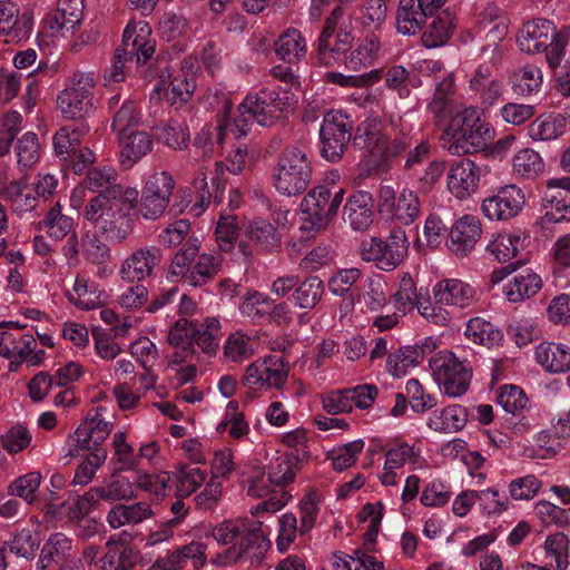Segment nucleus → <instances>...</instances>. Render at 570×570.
<instances>
[{
	"instance_id": "obj_38",
	"label": "nucleus",
	"mask_w": 570,
	"mask_h": 570,
	"mask_svg": "<svg viewBox=\"0 0 570 570\" xmlns=\"http://www.w3.org/2000/svg\"><path fill=\"white\" fill-rule=\"evenodd\" d=\"M151 515L153 510L146 502L116 503L107 514V522L112 529H118L124 525L138 524Z\"/></svg>"
},
{
	"instance_id": "obj_37",
	"label": "nucleus",
	"mask_w": 570,
	"mask_h": 570,
	"mask_svg": "<svg viewBox=\"0 0 570 570\" xmlns=\"http://www.w3.org/2000/svg\"><path fill=\"white\" fill-rule=\"evenodd\" d=\"M274 52L278 59L287 63H295L306 56V40L299 30L288 28L274 42Z\"/></svg>"
},
{
	"instance_id": "obj_8",
	"label": "nucleus",
	"mask_w": 570,
	"mask_h": 570,
	"mask_svg": "<svg viewBox=\"0 0 570 570\" xmlns=\"http://www.w3.org/2000/svg\"><path fill=\"white\" fill-rule=\"evenodd\" d=\"M568 40L569 29L567 27L557 31L552 21L542 18L525 22L517 37L522 52L546 51V58L551 68L561 63Z\"/></svg>"
},
{
	"instance_id": "obj_48",
	"label": "nucleus",
	"mask_w": 570,
	"mask_h": 570,
	"mask_svg": "<svg viewBox=\"0 0 570 570\" xmlns=\"http://www.w3.org/2000/svg\"><path fill=\"white\" fill-rule=\"evenodd\" d=\"M381 48L380 40L375 37L365 38L345 59V67L352 71H361L371 67Z\"/></svg>"
},
{
	"instance_id": "obj_15",
	"label": "nucleus",
	"mask_w": 570,
	"mask_h": 570,
	"mask_svg": "<svg viewBox=\"0 0 570 570\" xmlns=\"http://www.w3.org/2000/svg\"><path fill=\"white\" fill-rule=\"evenodd\" d=\"M353 120L340 110L325 114L320 129L322 156L330 161L341 159L351 140Z\"/></svg>"
},
{
	"instance_id": "obj_64",
	"label": "nucleus",
	"mask_w": 570,
	"mask_h": 570,
	"mask_svg": "<svg viewBox=\"0 0 570 570\" xmlns=\"http://www.w3.org/2000/svg\"><path fill=\"white\" fill-rule=\"evenodd\" d=\"M22 117L18 111H10L0 119V156L9 154L11 142L21 130Z\"/></svg>"
},
{
	"instance_id": "obj_2",
	"label": "nucleus",
	"mask_w": 570,
	"mask_h": 570,
	"mask_svg": "<svg viewBox=\"0 0 570 570\" xmlns=\"http://www.w3.org/2000/svg\"><path fill=\"white\" fill-rule=\"evenodd\" d=\"M219 544H232L224 552L226 563L258 562L271 546L263 522L254 518L226 520L213 529Z\"/></svg>"
},
{
	"instance_id": "obj_59",
	"label": "nucleus",
	"mask_w": 570,
	"mask_h": 570,
	"mask_svg": "<svg viewBox=\"0 0 570 570\" xmlns=\"http://www.w3.org/2000/svg\"><path fill=\"white\" fill-rule=\"evenodd\" d=\"M158 140L173 149H184L189 141V130L184 122L171 120L167 125L156 128Z\"/></svg>"
},
{
	"instance_id": "obj_18",
	"label": "nucleus",
	"mask_w": 570,
	"mask_h": 570,
	"mask_svg": "<svg viewBox=\"0 0 570 570\" xmlns=\"http://www.w3.org/2000/svg\"><path fill=\"white\" fill-rule=\"evenodd\" d=\"M421 207L417 194L410 188H403L397 195L389 186L380 189V213L390 216L401 225L414 223L421 214Z\"/></svg>"
},
{
	"instance_id": "obj_22",
	"label": "nucleus",
	"mask_w": 570,
	"mask_h": 570,
	"mask_svg": "<svg viewBox=\"0 0 570 570\" xmlns=\"http://www.w3.org/2000/svg\"><path fill=\"white\" fill-rule=\"evenodd\" d=\"M118 173L110 166L96 167L87 171L85 178L86 187L98 195L122 198L130 204L137 202L138 191L135 188H127L118 180Z\"/></svg>"
},
{
	"instance_id": "obj_13",
	"label": "nucleus",
	"mask_w": 570,
	"mask_h": 570,
	"mask_svg": "<svg viewBox=\"0 0 570 570\" xmlns=\"http://www.w3.org/2000/svg\"><path fill=\"white\" fill-rule=\"evenodd\" d=\"M95 86L91 72L76 71L57 98V106L62 115L68 119H79L90 114L94 110Z\"/></svg>"
},
{
	"instance_id": "obj_20",
	"label": "nucleus",
	"mask_w": 570,
	"mask_h": 570,
	"mask_svg": "<svg viewBox=\"0 0 570 570\" xmlns=\"http://www.w3.org/2000/svg\"><path fill=\"white\" fill-rule=\"evenodd\" d=\"M163 262V250L158 246H145L134 250L121 264L119 275L128 283L142 282L155 275Z\"/></svg>"
},
{
	"instance_id": "obj_26",
	"label": "nucleus",
	"mask_w": 570,
	"mask_h": 570,
	"mask_svg": "<svg viewBox=\"0 0 570 570\" xmlns=\"http://www.w3.org/2000/svg\"><path fill=\"white\" fill-rule=\"evenodd\" d=\"M482 235L481 223L475 216H463L451 227L449 248L459 256H466L476 245Z\"/></svg>"
},
{
	"instance_id": "obj_33",
	"label": "nucleus",
	"mask_w": 570,
	"mask_h": 570,
	"mask_svg": "<svg viewBox=\"0 0 570 570\" xmlns=\"http://www.w3.org/2000/svg\"><path fill=\"white\" fill-rule=\"evenodd\" d=\"M139 552L124 541L108 540L106 551L99 559L101 570H134Z\"/></svg>"
},
{
	"instance_id": "obj_41",
	"label": "nucleus",
	"mask_w": 570,
	"mask_h": 570,
	"mask_svg": "<svg viewBox=\"0 0 570 570\" xmlns=\"http://www.w3.org/2000/svg\"><path fill=\"white\" fill-rule=\"evenodd\" d=\"M89 131L85 124L78 126H66L60 128L53 136L56 154L63 161L71 159L80 147V139Z\"/></svg>"
},
{
	"instance_id": "obj_36",
	"label": "nucleus",
	"mask_w": 570,
	"mask_h": 570,
	"mask_svg": "<svg viewBox=\"0 0 570 570\" xmlns=\"http://www.w3.org/2000/svg\"><path fill=\"white\" fill-rule=\"evenodd\" d=\"M244 235L255 247L265 252H274L281 247V235L269 222L255 218L244 225Z\"/></svg>"
},
{
	"instance_id": "obj_24",
	"label": "nucleus",
	"mask_w": 570,
	"mask_h": 570,
	"mask_svg": "<svg viewBox=\"0 0 570 570\" xmlns=\"http://www.w3.org/2000/svg\"><path fill=\"white\" fill-rule=\"evenodd\" d=\"M426 108L438 121L455 117L454 115L460 111V104L456 99L454 73H444L434 82V92Z\"/></svg>"
},
{
	"instance_id": "obj_44",
	"label": "nucleus",
	"mask_w": 570,
	"mask_h": 570,
	"mask_svg": "<svg viewBox=\"0 0 570 570\" xmlns=\"http://www.w3.org/2000/svg\"><path fill=\"white\" fill-rule=\"evenodd\" d=\"M69 497L61 505L66 509L69 519H79L89 513L99 500H105L101 485L90 489L82 495L68 490Z\"/></svg>"
},
{
	"instance_id": "obj_32",
	"label": "nucleus",
	"mask_w": 570,
	"mask_h": 570,
	"mask_svg": "<svg viewBox=\"0 0 570 570\" xmlns=\"http://www.w3.org/2000/svg\"><path fill=\"white\" fill-rule=\"evenodd\" d=\"M469 89L479 96L483 106H493L503 94V83L499 79L492 77L490 67L479 66L473 76L469 80Z\"/></svg>"
},
{
	"instance_id": "obj_39",
	"label": "nucleus",
	"mask_w": 570,
	"mask_h": 570,
	"mask_svg": "<svg viewBox=\"0 0 570 570\" xmlns=\"http://www.w3.org/2000/svg\"><path fill=\"white\" fill-rule=\"evenodd\" d=\"M543 202L544 215L540 220L542 228L570 220V193L548 189Z\"/></svg>"
},
{
	"instance_id": "obj_61",
	"label": "nucleus",
	"mask_w": 570,
	"mask_h": 570,
	"mask_svg": "<svg viewBox=\"0 0 570 570\" xmlns=\"http://www.w3.org/2000/svg\"><path fill=\"white\" fill-rule=\"evenodd\" d=\"M101 488L105 501H122L134 498L132 482L118 473H112Z\"/></svg>"
},
{
	"instance_id": "obj_1",
	"label": "nucleus",
	"mask_w": 570,
	"mask_h": 570,
	"mask_svg": "<svg viewBox=\"0 0 570 570\" xmlns=\"http://www.w3.org/2000/svg\"><path fill=\"white\" fill-rule=\"evenodd\" d=\"M282 441L288 451L285 455L272 460L267 471L269 481L274 484L273 494L269 499L259 502L254 513H274L284 508L291 498L285 487L294 481L297 471L311 458V440L307 436V430H289L283 435Z\"/></svg>"
},
{
	"instance_id": "obj_34",
	"label": "nucleus",
	"mask_w": 570,
	"mask_h": 570,
	"mask_svg": "<svg viewBox=\"0 0 570 570\" xmlns=\"http://www.w3.org/2000/svg\"><path fill=\"white\" fill-rule=\"evenodd\" d=\"M124 199H115L95 226L101 229L110 239L121 242L129 233V218L122 210Z\"/></svg>"
},
{
	"instance_id": "obj_58",
	"label": "nucleus",
	"mask_w": 570,
	"mask_h": 570,
	"mask_svg": "<svg viewBox=\"0 0 570 570\" xmlns=\"http://www.w3.org/2000/svg\"><path fill=\"white\" fill-rule=\"evenodd\" d=\"M243 110L248 111V115L261 126H272L275 124V115L268 102L263 98V90L248 94L243 101Z\"/></svg>"
},
{
	"instance_id": "obj_53",
	"label": "nucleus",
	"mask_w": 570,
	"mask_h": 570,
	"mask_svg": "<svg viewBox=\"0 0 570 570\" xmlns=\"http://www.w3.org/2000/svg\"><path fill=\"white\" fill-rule=\"evenodd\" d=\"M541 288V278L533 273L528 272L515 276L513 282L505 286L504 293L510 302H520L524 298H529L538 293Z\"/></svg>"
},
{
	"instance_id": "obj_52",
	"label": "nucleus",
	"mask_w": 570,
	"mask_h": 570,
	"mask_svg": "<svg viewBox=\"0 0 570 570\" xmlns=\"http://www.w3.org/2000/svg\"><path fill=\"white\" fill-rule=\"evenodd\" d=\"M464 334L473 343L488 347L499 344L503 337L499 328L482 317L471 318L465 326Z\"/></svg>"
},
{
	"instance_id": "obj_54",
	"label": "nucleus",
	"mask_w": 570,
	"mask_h": 570,
	"mask_svg": "<svg viewBox=\"0 0 570 570\" xmlns=\"http://www.w3.org/2000/svg\"><path fill=\"white\" fill-rule=\"evenodd\" d=\"M564 129V119L561 117L540 116L528 127L532 140L548 141L558 138Z\"/></svg>"
},
{
	"instance_id": "obj_19",
	"label": "nucleus",
	"mask_w": 570,
	"mask_h": 570,
	"mask_svg": "<svg viewBox=\"0 0 570 570\" xmlns=\"http://www.w3.org/2000/svg\"><path fill=\"white\" fill-rule=\"evenodd\" d=\"M288 366L279 355H268L247 366L243 383L253 387L281 389L288 377Z\"/></svg>"
},
{
	"instance_id": "obj_46",
	"label": "nucleus",
	"mask_w": 570,
	"mask_h": 570,
	"mask_svg": "<svg viewBox=\"0 0 570 570\" xmlns=\"http://www.w3.org/2000/svg\"><path fill=\"white\" fill-rule=\"evenodd\" d=\"M510 79L513 90L522 96L539 92L543 83L542 71L535 65H525L518 68Z\"/></svg>"
},
{
	"instance_id": "obj_40",
	"label": "nucleus",
	"mask_w": 570,
	"mask_h": 570,
	"mask_svg": "<svg viewBox=\"0 0 570 570\" xmlns=\"http://www.w3.org/2000/svg\"><path fill=\"white\" fill-rule=\"evenodd\" d=\"M69 301L81 309H95L104 305L106 295L98 285L90 283L81 276H77L71 292H68Z\"/></svg>"
},
{
	"instance_id": "obj_17",
	"label": "nucleus",
	"mask_w": 570,
	"mask_h": 570,
	"mask_svg": "<svg viewBox=\"0 0 570 570\" xmlns=\"http://www.w3.org/2000/svg\"><path fill=\"white\" fill-rule=\"evenodd\" d=\"M158 81L154 91L165 98L170 105L186 104L194 90L195 79L183 70L175 71L166 58L156 61Z\"/></svg>"
},
{
	"instance_id": "obj_47",
	"label": "nucleus",
	"mask_w": 570,
	"mask_h": 570,
	"mask_svg": "<svg viewBox=\"0 0 570 570\" xmlns=\"http://www.w3.org/2000/svg\"><path fill=\"white\" fill-rule=\"evenodd\" d=\"M513 174L523 179H535L544 171L542 157L530 148L519 150L512 159Z\"/></svg>"
},
{
	"instance_id": "obj_21",
	"label": "nucleus",
	"mask_w": 570,
	"mask_h": 570,
	"mask_svg": "<svg viewBox=\"0 0 570 570\" xmlns=\"http://www.w3.org/2000/svg\"><path fill=\"white\" fill-rule=\"evenodd\" d=\"M525 204L524 193L517 185L501 187L482 203V212L490 220H508L515 217Z\"/></svg>"
},
{
	"instance_id": "obj_10",
	"label": "nucleus",
	"mask_w": 570,
	"mask_h": 570,
	"mask_svg": "<svg viewBox=\"0 0 570 570\" xmlns=\"http://www.w3.org/2000/svg\"><path fill=\"white\" fill-rule=\"evenodd\" d=\"M344 199V189L332 195L326 186H316L309 190L301 203L304 215L299 229L303 233H316L325 228L335 217Z\"/></svg>"
},
{
	"instance_id": "obj_42",
	"label": "nucleus",
	"mask_w": 570,
	"mask_h": 570,
	"mask_svg": "<svg viewBox=\"0 0 570 570\" xmlns=\"http://www.w3.org/2000/svg\"><path fill=\"white\" fill-rule=\"evenodd\" d=\"M232 109V102L229 100H224L223 102V110L218 115V125L216 127L217 131V140L219 142L223 141L225 131H230L235 138H240L243 136H246L249 131L250 127V120H254L249 115L248 111L243 110V102L238 107L239 115L233 120V122H229L228 120V114Z\"/></svg>"
},
{
	"instance_id": "obj_6",
	"label": "nucleus",
	"mask_w": 570,
	"mask_h": 570,
	"mask_svg": "<svg viewBox=\"0 0 570 570\" xmlns=\"http://www.w3.org/2000/svg\"><path fill=\"white\" fill-rule=\"evenodd\" d=\"M444 132L451 137L446 147L451 155L485 150L494 138L493 127L480 118L474 107L462 109L450 120Z\"/></svg>"
},
{
	"instance_id": "obj_51",
	"label": "nucleus",
	"mask_w": 570,
	"mask_h": 570,
	"mask_svg": "<svg viewBox=\"0 0 570 570\" xmlns=\"http://www.w3.org/2000/svg\"><path fill=\"white\" fill-rule=\"evenodd\" d=\"M423 360V351L415 346H403L394 353H391L386 360L387 372L400 377L405 375L410 367L421 363Z\"/></svg>"
},
{
	"instance_id": "obj_49",
	"label": "nucleus",
	"mask_w": 570,
	"mask_h": 570,
	"mask_svg": "<svg viewBox=\"0 0 570 570\" xmlns=\"http://www.w3.org/2000/svg\"><path fill=\"white\" fill-rule=\"evenodd\" d=\"M222 258L217 255L204 253L197 254L189 272L188 284L193 286H203L210 282L220 271Z\"/></svg>"
},
{
	"instance_id": "obj_14",
	"label": "nucleus",
	"mask_w": 570,
	"mask_h": 570,
	"mask_svg": "<svg viewBox=\"0 0 570 570\" xmlns=\"http://www.w3.org/2000/svg\"><path fill=\"white\" fill-rule=\"evenodd\" d=\"M407 253V239L403 230H394L384 240L372 237L361 247V257L365 262L375 263L382 271H393L403 261Z\"/></svg>"
},
{
	"instance_id": "obj_45",
	"label": "nucleus",
	"mask_w": 570,
	"mask_h": 570,
	"mask_svg": "<svg viewBox=\"0 0 570 570\" xmlns=\"http://www.w3.org/2000/svg\"><path fill=\"white\" fill-rule=\"evenodd\" d=\"M524 246V240L518 233L503 232L488 245V250L499 262L510 263L517 258L518 254Z\"/></svg>"
},
{
	"instance_id": "obj_28",
	"label": "nucleus",
	"mask_w": 570,
	"mask_h": 570,
	"mask_svg": "<svg viewBox=\"0 0 570 570\" xmlns=\"http://www.w3.org/2000/svg\"><path fill=\"white\" fill-rule=\"evenodd\" d=\"M480 180V168L468 158L453 164L448 174V188L459 199H464L473 194Z\"/></svg>"
},
{
	"instance_id": "obj_55",
	"label": "nucleus",
	"mask_w": 570,
	"mask_h": 570,
	"mask_svg": "<svg viewBox=\"0 0 570 570\" xmlns=\"http://www.w3.org/2000/svg\"><path fill=\"white\" fill-rule=\"evenodd\" d=\"M170 478V488L166 491L164 497L171 491L174 484H176L177 497H189L205 481V472L196 466L181 468L176 474L175 479L171 475ZM160 498H163V495Z\"/></svg>"
},
{
	"instance_id": "obj_57",
	"label": "nucleus",
	"mask_w": 570,
	"mask_h": 570,
	"mask_svg": "<svg viewBox=\"0 0 570 570\" xmlns=\"http://www.w3.org/2000/svg\"><path fill=\"white\" fill-rule=\"evenodd\" d=\"M383 76V69L376 68L360 75H344L341 72H328L327 81L344 88L373 87Z\"/></svg>"
},
{
	"instance_id": "obj_62",
	"label": "nucleus",
	"mask_w": 570,
	"mask_h": 570,
	"mask_svg": "<svg viewBox=\"0 0 570 570\" xmlns=\"http://www.w3.org/2000/svg\"><path fill=\"white\" fill-rule=\"evenodd\" d=\"M18 165L23 168L35 165L40 155V145L35 132L28 131L16 144Z\"/></svg>"
},
{
	"instance_id": "obj_27",
	"label": "nucleus",
	"mask_w": 570,
	"mask_h": 570,
	"mask_svg": "<svg viewBox=\"0 0 570 570\" xmlns=\"http://www.w3.org/2000/svg\"><path fill=\"white\" fill-rule=\"evenodd\" d=\"M374 199L365 190L353 191L342 212L343 220L354 230H365L373 222Z\"/></svg>"
},
{
	"instance_id": "obj_4",
	"label": "nucleus",
	"mask_w": 570,
	"mask_h": 570,
	"mask_svg": "<svg viewBox=\"0 0 570 570\" xmlns=\"http://www.w3.org/2000/svg\"><path fill=\"white\" fill-rule=\"evenodd\" d=\"M220 323L215 317H207L203 322L179 318L170 327L167 342L175 351L170 356V364L190 362L196 355L195 345L200 351L214 356L220 343Z\"/></svg>"
},
{
	"instance_id": "obj_43",
	"label": "nucleus",
	"mask_w": 570,
	"mask_h": 570,
	"mask_svg": "<svg viewBox=\"0 0 570 570\" xmlns=\"http://www.w3.org/2000/svg\"><path fill=\"white\" fill-rule=\"evenodd\" d=\"M199 248L200 240L195 236L189 237L174 255L168 271L169 275L188 283L189 272H191L193 263L197 257Z\"/></svg>"
},
{
	"instance_id": "obj_25",
	"label": "nucleus",
	"mask_w": 570,
	"mask_h": 570,
	"mask_svg": "<svg viewBox=\"0 0 570 570\" xmlns=\"http://www.w3.org/2000/svg\"><path fill=\"white\" fill-rule=\"evenodd\" d=\"M433 297L438 303L445 304V306L464 309L476 302V292L466 282L448 278L434 285Z\"/></svg>"
},
{
	"instance_id": "obj_30",
	"label": "nucleus",
	"mask_w": 570,
	"mask_h": 570,
	"mask_svg": "<svg viewBox=\"0 0 570 570\" xmlns=\"http://www.w3.org/2000/svg\"><path fill=\"white\" fill-rule=\"evenodd\" d=\"M188 562L198 570L205 563V547L200 542L193 541L183 546L165 558H158L149 570H180Z\"/></svg>"
},
{
	"instance_id": "obj_50",
	"label": "nucleus",
	"mask_w": 570,
	"mask_h": 570,
	"mask_svg": "<svg viewBox=\"0 0 570 570\" xmlns=\"http://www.w3.org/2000/svg\"><path fill=\"white\" fill-rule=\"evenodd\" d=\"M324 293L323 282L315 276L298 281L295 291L292 293V301L302 309L314 308L322 298Z\"/></svg>"
},
{
	"instance_id": "obj_9",
	"label": "nucleus",
	"mask_w": 570,
	"mask_h": 570,
	"mask_svg": "<svg viewBox=\"0 0 570 570\" xmlns=\"http://www.w3.org/2000/svg\"><path fill=\"white\" fill-rule=\"evenodd\" d=\"M312 163L306 153L287 146L279 155L272 174V185L282 195L297 196L312 183Z\"/></svg>"
},
{
	"instance_id": "obj_35",
	"label": "nucleus",
	"mask_w": 570,
	"mask_h": 570,
	"mask_svg": "<svg viewBox=\"0 0 570 570\" xmlns=\"http://www.w3.org/2000/svg\"><path fill=\"white\" fill-rule=\"evenodd\" d=\"M537 362L550 373L570 370V348L560 343L544 342L535 348Z\"/></svg>"
},
{
	"instance_id": "obj_16",
	"label": "nucleus",
	"mask_w": 570,
	"mask_h": 570,
	"mask_svg": "<svg viewBox=\"0 0 570 570\" xmlns=\"http://www.w3.org/2000/svg\"><path fill=\"white\" fill-rule=\"evenodd\" d=\"M175 188V181L167 171H155L142 187L138 214L148 220L158 219L166 210Z\"/></svg>"
},
{
	"instance_id": "obj_56",
	"label": "nucleus",
	"mask_w": 570,
	"mask_h": 570,
	"mask_svg": "<svg viewBox=\"0 0 570 570\" xmlns=\"http://www.w3.org/2000/svg\"><path fill=\"white\" fill-rule=\"evenodd\" d=\"M254 343L252 338L237 331L232 333L224 344V358L227 362L240 363L254 354Z\"/></svg>"
},
{
	"instance_id": "obj_11",
	"label": "nucleus",
	"mask_w": 570,
	"mask_h": 570,
	"mask_svg": "<svg viewBox=\"0 0 570 570\" xmlns=\"http://www.w3.org/2000/svg\"><path fill=\"white\" fill-rule=\"evenodd\" d=\"M115 458H116V470L117 471H136L137 475L135 482L137 485L153 494L156 499L164 495L170 488L171 481L170 473L167 471H160L158 473H148L139 468V459L135 453L134 448L125 441V434L119 432L115 434L112 441Z\"/></svg>"
},
{
	"instance_id": "obj_3",
	"label": "nucleus",
	"mask_w": 570,
	"mask_h": 570,
	"mask_svg": "<svg viewBox=\"0 0 570 570\" xmlns=\"http://www.w3.org/2000/svg\"><path fill=\"white\" fill-rule=\"evenodd\" d=\"M401 122V118H391L389 124H383L381 117L371 111L355 129L353 146L370 156L389 160L401 155L411 146L409 129Z\"/></svg>"
},
{
	"instance_id": "obj_60",
	"label": "nucleus",
	"mask_w": 570,
	"mask_h": 570,
	"mask_svg": "<svg viewBox=\"0 0 570 570\" xmlns=\"http://www.w3.org/2000/svg\"><path fill=\"white\" fill-rule=\"evenodd\" d=\"M273 301L259 292L247 293L239 305L243 316L253 321L263 318L271 313Z\"/></svg>"
},
{
	"instance_id": "obj_63",
	"label": "nucleus",
	"mask_w": 570,
	"mask_h": 570,
	"mask_svg": "<svg viewBox=\"0 0 570 570\" xmlns=\"http://www.w3.org/2000/svg\"><path fill=\"white\" fill-rule=\"evenodd\" d=\"M395 307L397 311L406 314L416 306L417 301L422 297L416 292L415 283L413 278L406 274L404 275L399 284V289L393 295Z\"/></svg>"
},
{
	"instance_id": "obj_29",
	"label": "nucleus",
	"mask_w": 570,
	"mask_h": 570,
	"mask_svg": "<svg viewBox=\"0 0 570 570\" xmlns=\"http://www.w3.org/2000/svg\"><path fill=\"white\" fill-rule=\"evenodd\" d=\"M431 18V22L426 24L421 36L422 45L428 49L444 46L452 38L458 26L456 14L449 9Z\"/></svg>"
},
{
	"instance_id": "obj_12",
	"label": "nucleus",
	"mask_w": 570,
	"mask_h": 570,
	"mask_svg": "<svg viewBox=\"0 0 570 570\" xmlns=\"http://www.w3.org/2000/svg\"><path fill=\"white\" fill-rule=\"evenodd\" d=\"M429 365L444 394L450 397L465 394L472 379V368L466 361L450 351H440L430 358Z\"/></svg>"
},
{
	"instance_id": "obj_31",
	"label": "nucleus",
	"mask_w": 570,
	"mask_h": 570,
	"mask_svg": "<svg viewBox=\"0 0 570 570\" xmlns=\"http://www.w3.org/2000/svg\"><path fill=\"white\" fill-rule=\"evenodd\" d=\"M120 145V164L124 168H131L137 161L153 149V139L145 131H131L118 135Z\"/></svg>"
},
{
	"instance_id": "obj_7",
	"label": "nucleus",
	"mask_w": 570,
	"mask_h": 570,
	"mask_svg": "<svg viewBox=\"0 0 570 570\" xmlns=\"http://www.w3.org/2000/svg\"><path fill=\"white\" fill-rule=\"evenodd\" d=\"M110 430H73L67 439L68 455L82 456L68 487L87 485L107 459Z\"/></svg>"
},
{
	"instance_id": "obj_23",
	"label": "nucleus",
	"mask_w": 570,
	"mask_h": 570,
	"mask_svg": "<svg viewBox=\"0 0 570 570\" xmlns=\"http://www.w3.org/2000/svg\"><path fill=\"white\" fill-rule=\"evenodd\" d=\"M438 11L423 0H400L395 13L396 31L403 36H415Z\"/></svg>"
},
{
	"instance_id": "obj_5",
	"label": "nucleus",
	"mask_w": 570,
	"mask_h": 570,
	"mask_svg": "<svg viewBox=\"0 0 570 570\" xmlns=\"http://www.w3.org/2000/svg\"><path fill=\"white\" fill-rule=\"evenodd\" d=\"M156 41L148 23H129L124 30L122 43L116 49L114 61L105 71L108 82H120L126 78L128 63L144 66L155 53Z\"/></svg>"
}]
</instances>
